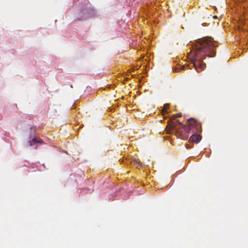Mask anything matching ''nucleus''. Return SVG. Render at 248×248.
I'll use <instances>...</instances> for the list:
<instances>
[{
    "label": "nucleus",
    "instance_id": "nucleus-9",
    "mask_svg": "<svg viewBox=\"0 0 248 248\" xmlns=\"http://www.w3.org/2000/svg\"><path fill=\"white\" fill-rule=\"evenodd\" d=\"M184 69V65H183V66H179L177 67H175L174 69V71L176 72H178L180 71L181 70H183Z\"/></svg>",
    "mask_w": 248,
    "mask_h": 248
},
{
    "label": "nucleus",
    "instance_id": "nucleus-6",
    "mask_svg": "<svg viewBox=\"0 0 248 248\" xmlns=\"http://www.w3.org/2000/svg\"><path fill=\"white\" fill-rule=\"evenodd\" d=\"M169 108V104H166L164 105L163 108L162 109V115H164L165 114H167L168 113V112L167 111V109Z\"/></svg>",
    "mask_w": 248,
    "mask_h": 248
},
{
    "label": "nucleus",
    "instance_id": "nucleus-1",
    "mask_svg": "<svg viewBox=\"0 0 248 248\" xmlns=\"http://www.w3.org/2000/svg\"><path fill=\"white\" fill-rule=\"evenodd\" d=\"M217 46L213 39L206 37L198 39L192 46V49L188 55L191 63L198 72H201L205 68L206 65L203 62L206 56L214 57L216 52L214 48Z\"/></svg>",
    "mask_w": 248,
    "mask_h": 248
},
{
    "label": "nucleus",
    "instance_id": "nucleus-8",
    "mask_svg": "<svg viewBox=\"0 0 248 248\" xmlns=\"http://www.w3.org/2000/svg\"><path fill=\"white\" fill-rule=\"evenodd\" d=\"M181 116H182V114L180 113L174 114L173 116H172L171 118L170 119V122L169 123V124L170 123V122H171V121H176V120H174L176 118L180 117Z\"/></svg>",
    "mask_w": 248,
    "mask_h": 248
},
{
    "label": "nucleus",
    "instance_id": "nucleus-3",
    "mask_svg": "<svg viewBox=\"0 0 248 248\" xmlns=\"http://www.w3.org/2000/svg\"><path fill=\"white\" fill-rule=\"evenodd\" d=\"M197 133H193L194 134L189 138L190 141L198 143L201 140L202 136L199 134H196Z\"/></svg>",
    "mask_w": 248,
    "mask_h": 248
},
{
    "label": "nucleus",
    "instance_id": "nucleus-4",
    "mask_svg": "<svg viewBox=\"0 0 248 248\" xmlns=\"http://www.w3.org/2000/svg\"><path fill=\"white\" fill-rule=\"evenodd\" d=\"M88 17V15L87 14V11H83L81 13H79L78 17L77 20L79 21H81L83 20H85Z\"/></svg>",
    "mask_w": 248,
    "mask_h": 248
},
{
    "label": "nucleus",
    "instance_id": "nucleus-10",
    "mask_svg": "<svg viewBox=\"0 0 248 248\" xmlns=\"http://www.w3.org/2000/svg\"><path fill=\"white\" fill-rule=\"evenodd\" d=\"M213 18H217V16H213Z\"/></svg>",
    "mask_w": 248,
    "mask_h": 248
},
{
    "label": "nucleus",
    "instance_id": "nucleus-7",
    "mask_svg": "<svg viewBox=\"0 0 248 248\" xmlns=\"http://www.w3.org/2000/svg\"><path fill=\"white\" fill-rule=\"evenodd\" d=\"M131 164L135 166L136 168H138L141 166V163L136 159L133 160L131 162Z\"/></svg>",
    "mask_w": 248,
    "mask_h": 248
},
{
    "label": "nucleus",
    "instance_id": "nucleus-5",
    "mask_svg": "<svg viewBox=\"0 0 248 248\" xmlns=\"http://www.w3.org/2000/svg\"><path fill=\"white\" fill-rule=\"evenodd\" d=\"M36 143H43V141L39 138H34L30 141V146H32Z\"/></svg>",
    "mask_w": 248,
    "mask_h": 248
},
{
    "label": "nucleus",
    "instance_id": "nucleus-2",
    "mask_svg": "<svg viewBox=\"0 0 248 248\" xmlns=\"http://www.w3.org/2000/svg\"><path fill=\"white\" fill-rule=\"evenodd\" d=\"M187 124V125H184L182 123L176 120L168 124V127L174 131L175 135L182 140L186 139L191 131L192 133L202 132L201 124L195 119H189Z\"/></svg>",
    "mask_w": 248,
    "mask_h": 248
}]
</instances>
